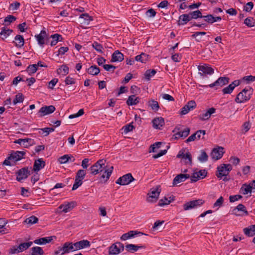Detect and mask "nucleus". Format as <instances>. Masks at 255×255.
I'll list each match as a JSON object with an SVG mask.
<instances>
[{
  "label": "nucleus",
  "instance_id": "de8ad7c7",
  "mask_svg": "<svg viewBox=\"0 0 255 255\" xmlns=\"http://www.w3.org/2000/svg\"><path fill=\"white\" fill-rule=\"evenodd\" d=\"M148 106L151 107L152 110L157 111L159 108L158 103L154 100H150L148 102Z\"/></svg>",
  "mask_w": 255,
  "mask_h": 255
},
{
  "label": "nucleus",
  "instance_id": "a878e982",
  "mask_svg": "<svg viewBox=\"0 0 255 255\" xmlns=\"http://www.w3.org/2000/svg\"><path fill=\"white\" fill-rule=\"evenodd\" d=\"M45 165V162L42 158H39L36 160L33 165V170L38 171L43 168Z\"/></svg>",
  "mask_w": 255,
  "mask_h": 255
},
{
  "label": "nucleus",
  "instance_id": "864d4df0",
  "mask_svg": "<svg viewBox=\"0 0 255 255\" xmlns=\"http://www.w3.org/2000/svg\"><path fill=\"white\" fill-rule=\"evenodd\" d=\"M38 221V219L34 216H31L29 217V218H27L25 221L24 222L28 224H34L36 223Z\"/></svg>",
  "mask_w": 255,
  "mask_h": 255
},
{
  "label": "nucleus",
  "instance_id": "c9c22d12",
  "mask_svg": "<svg viewBox=\"0 0 255 255\" xmlns=\"http://www.w3.org/2000/svg\"><path fill=\"white\" fill-rule=\"evenodd\" d=\"M148 59L149 55L143 53L135 57V61H139L141 63H145Z\"/></svg>",
  "mask_w": 255,
  "mask_h": 255
},
{
  "label": "nucleus",
  "instance_id": "aec40b11",
  "mask_svg": "<svg viewBox=\"0 0 255 255\" xmlns=\"http://www.w3.org/2000/svg\"><path fill=\"white\" fill-rule=\"evenodd\" d=\"M90 246V242L87 240H83L74 243L76 251L89 248Z\"/></svg>",
  "mask_w": 255,
  "mask_h": 255
},
{
  "label": "nucleus",
  "instance_id": "2eb2a0df",
  "mask_svg": "<svg viewBox=\"0 0 255 255\" xmlns=\"http://www.w3.org/2000/svg\"><path fill=\"white\" fill-rule=\"evenodd\" d=\"M55 110V108L54 106H45L40 109L38 115L39 117H43L53 113Z\"/></svg>",
  "mask_w": 255,
  "mask_h": 255
},
{
  "label": "nucleus",
  "instance_id": "09e8293b",
  "mask_svg": "<svg viewBox=\"0 0 255 255\" xmlns=\"http://www.w3.org/2000/svg\"><path fill=\"white\" fill-rule=\"evenodd\" d=\"M34 144V140L31 138L23 139L22 146L27 148Z\"/></svg>",
  "mask_w": 255,
  "mask_h": 255
},
{
  "label": "nucleus",
  "instance_id": "7ed1b4c3",
  "mask_svg": "<svg viewBox=\"0 0 255 255\" xmlns=\"http://www.w3.org/2000/svg\"><path fill=\"white\" fill-rule=\"evenodd\" d=\"M25 152L23 151H16L12 152L3 161V164L10 166L12 164L11 161L15 162L23 158Z\"/></svg>",
  "mask_w": 255,
  "mask_h": 255
},
{
  "label": "nucleus",
  "instance_id": "5fc2aeb1",
  "mask_svg": "<svg viewBox=\"0 0 255 255\" xmlns=\"http://www.w3.org/2000/svg\"><path fill=\"white\" fill-rule=\"evenodd\" d=\"M24 100V97L21 93H18L15 95V99L13 101V105H16L18 103H22Z\"/></svg>",
  "mask_w": 255,
  "mask_h": 255
},
{
  "label": "nucleus",
  "instance_id": "72a5a7b5",
  "mask_svg": "<svg viewBox=\"0 0 255 255\" xmlns=\"http://www.w3.org/2000/svg\"><path fill=\"white\" fill-rule=\"evenodd\" d=\"M69 158H72L71 160V162H74L75 161V158L72 156L68 154H65L58 158V161L61 164H64L67 163L68 161H69Z\"/></svg>",
  "mask_w": 255,
  "mask_h": 255
},
{
  "label": "nucleus",
  "instance_id": "f704fd0d",
  "mask_svg": "<svg viewBox=\"0 0 255 255\" xmlns=\"http://www.w3.org/2000/svg\"><path fill=\"white\" fill-rule=\"evenodd\" d=\"M252 188L253 186H251V184L248 185L247 184H244L242 185L240 189V192L244 195L251 193L252 192Z\"/></svg>",
  "mask_w": 255,
  "mask_h": 255
},
{
  "label": "nucleus",
  "instance_id": "0e129e2a",
  "mask_svg": "<svg viewBox=\"0 0 255 255\" xmlns=\"http://www.w3.org/2000/svg\"><path fill=\"white\" fill-rule=\"evenodd\" d=\"M171 201L170 200H168L166 197H164L163 199H160L158 202V205L159 206H163L164 205H168L171 203Z\"/></svg>",
  "mask_w": 255,
  "mask_h": 255
},
{
  "label": "nucleus",
  "instance_id": "ea45409f",
  "mask_svg": "<svg viewBox=\"0 0 255 255\" xmlns=\"http://www.w3.org/2000/svg\"><path fill=\"white\" fill-rule=\"evenodd\" d=\"M100 72V69L96 65L91 66L87 69V72L92 75H97Z\"/></svg>",
  "mask_w": 255,
  "mask_h": 255
},
{
  "label": "nucleus",
  "instance_id": "f8f14e48",
  "mask_svg": "<svg viewBox=\"0 0 255 255\" xmlns=\"http://www.w3.org/2000/svg\"><path fill=\"white\" fill-rule=\"evenodd\" d=\"M113 166H108L106 169L103 171L101 174H99L101 182L105 183L109 179L113 172Z\"/></svg>",
  "mask_w": 255,
  "mask_h": 255
},
{
  "label": "nucleus",
  "instance_id": "49530a36",
  "mask_svg": "<svg viewBox=\"0 0 255 255\" xmlns=\"http://www.w3.org/2000/svg\"><path fill=\"white\" fill-rule=\"evenodd\" d=\"M86 174V171L83 169L79 170L76 173L75 178L82 181Z\"/></svg>",
  "mask_w": 255,
  "mask_h": 255
},
{
  "label": "nucleus",
  "instance_id": "4468645a",
  "mask_svg": "<svg viewBox=\"0 0 255 255\" xmlns=\"http://www.w3.org/2000/svg\"><path fill=\"white\" fill-rule=\"evenodd\" d=\"M224 152V148L219 146L212 150L211 153V156L213 159L217 160L222 157Z\"/></svg>",
  "mask_w": 255,
  "mask_h": 255
},
{
  "label": "nucleus",
  "instance_id": "a19ab883",
  "mask_svg": "<svg viewBox=\"0 0 255 255\" xmlns=\"http://www.w3.org/2000/svg\"><path fill=\"white\" fill-rule=\"evenodd\" d=\"M31 255H43L44 251L43 249L39 247H34L31 249Z\"/></svg>",
  "mask_w": 255,
  "mask_h": 255
},
{
  "label": "nucleus",
  "instance_id": "e2e57ef3",
  "mask_svg": "<svg viewBox=\"0 0 255 255\" xmlns=\"http://www.w3.org/2000/svg\"><path fill=\"white\" fill-rule=\"evenodd\" d=\"M182 159H184L186 164L191 165L192 164V158L191 153L189 152H187L185 153V156Z\"/></svg>",
  "mask_w": 255,
  "mask_h": 255
},
{
  "label": "nucleus",
  "instance_id": "9b49d317",
  "mask_svg": "<svg viewBox=\"0 0 255 255\" xmlns=\"http://www.w3.org/2000/svg\"><path fill=\"white\" fill-rule=\"evenodd\" d=\"M77 206V203L75 201L64 202L59 206V209L62 210V212L66 213L71 211L74 207Z\"/></svg>",
  "mask_w": 255,
  "mask_h": 255
},
{
  "label": "nucleus",
  "instance_id": "c85d7f7f",
  "mask_svg": "<svg viewBox=\"0 0 255 255\" xmlns=\"http://www.w3.org/2000/svg\"><path fill=\"white\" fill-rule=\"evenodd\" d=\"M140 99L135 95H130L128 97L127 101V104L128 106H133L137 104L139 102Z\"/></svg>",
  "mask_w": 255,
  "mask_h": 255
},
{
  "label": "nucleus",
  "instance_id": "8fccbe9b",
  "mask_svg": "<svg viewBox=\"0 0 255 255\" xmlns=\"http://www.w3.org/2000/svg\"><path fill=\"white\" fill-rule=\"evenodd\" d=\"M208 155L204 150L201 151V154L198 156V159L201 162H204L208 160Z\"/></svg>",
  "mask_w": 255,
  "mask_h": 255
},
{
  "label": "nucleus",
  "instance_id": "680f3d73",
  "mask_svg": "<svg viewBox=\"0 0 255 255\" xmlns=\"http://www.w3.org/2000/svg\"><path fill=\"white\" fill-rule=\"evenodd\" d=\"M224 202V198L222 196H221L214 204L213 207L217 208L218 209L220 207L222 206Z\"/></svg>",
  "mask_w": 255,
  "mask_h": 255
},
{
  "label": "nucleus",
  "instance_id": "c756f323",
  "mask_svg": "<svg viewBox=\"0 0 255 255\" xmlns=\"http://www.w3.org/2000/svg\"><path fill=\"white\" fill-rule=\"evenodd\" d=\"M191 19L189 14H183L179 16L178 24L184 25Z\"/></svg>",
  "mask_w": 255,
  "mask_h": 255
},
{
  "label": "nucleus",
  "instance_id": "cd10ccee",
  "mask_svg": "<svg viewBox=\"0 0 255 255\" xmlns=\"http://www.w3.org/2000/svg\"><path fill=\"white\" fill-rule=\"evenodd\" d=\"M53 240V237H47L44 238H41L34 241V243L38 245H45L47 243L51 242Z\"/></svg>",
  "mask_w": 255,
  "mask_h": 255
},
{
  "label": "nucleus",
  "instance_id": "dca6fc26",
  "mask_svg": "<svg viewBox=\"0 0 255 255\" xmlns=\"http://www.w3.org/2000/svg\"><path fill=\"white\" fill-rule=\"evenodd\" d=\"M206 170H200L198 172H194L190 176L191 180L192 182H196L199 179L204 178L207 175Z\"/></svg>",
  "mask_w": 255,
  "mask_h": 255
},
{
  "label": "nucleus",
  "instance_id": "393cba45",
  "mask_svg": "<svg viewBox=\"0 0 255 255\" xmlns=\"http://www.w3.org/2000/svg\"><path fill=\"white\" fill-rule=\"evenodd\" d=\"M124 55L119 50L115 51L112 54L111 61L112 62H121L124 60Z\"/></svg>",
  "mask_w": 255,
  "mask_h": 255
},
{
  "label": "nucleus",
  "instance_id": "774afa93",
  "mask_svg": "<svg viewBox=\"0 0 255 255\" xmlns=\"http://www.w3.org/2000/svg\"><path fill=\"white\" fill-rule=\"evenodd\" d=\"M75 82V79L69 76H67L65 80V83L67 85L74 84Z\"/></svg>",
  "mask_w": 255,
  "mask_h": 255
},
{
  "label": "nucleus",
  "instance_id": "ddd939ff",
  "mask_svg": "<svg viewBox=\"0 0 255 255\" xmlns=\"http://www.w3.org/2000/svg\"><path fill=\"white\" fill-rule=\"evenodd\" d=\"M29 175H30V171L28 167L22 168L16 172V180L21 182L26 179Z\"/></svg>",
  "mask_w": 255,
  "mask_h": 255
},
{
  "label": "nucleus",
  "instance_id": "412c9836",
  "mask_svg": "<svg viewBox=\"0 0 255 255\" xmlns=\"http://www.w3.org/2000/svg\"><path fill=\"white\" fill-rule=\"evenodd\" d=\"M176 130H178V131L174 134L175 138H179L180 137L185 138L187 137L189 135L190 130L189 128H186L184 129L181 130H179V128H175V131Z\"/></svg>",
  "mask_w": 255,
  "mask_h": 255
},
{
  "label": "nucleus",
  "instance_id": "338daca9",
  "mask_svg": "<svg viewBox=\"0 0 255 255\" xmlns=\"http://www.w3.org/2000/svg\"><path fill=\"white\" fill-rule=\"evenodd\" d=\"M203 18H204L205 21L207 22L210 23H213L215 22L214 17L211 14L203 16Z\"/></svg>",
  "mask_w": 255,
  "mask_h": 255
},
{
  "label": "nucleus",
  "instance_id": "7c9ffc66",
  "mask_svg": "<svg viewBox=\"0 0 255 255\" xmlns=\"http://www.w3.org/2000/svg\"><path fill=\"white\" fill-rule=\"evenodd\" d=\"M145 248L144 246H138L133 244H128L126 246V249L131 253L136 252L139 249Z\"/></svg>",
  "mask_w": 255,
  "mask_h": 255
},
{
  "label": "nucleus",
  "instance_id": "a18cd8bd",
  "mask_svg": "<svg viewBox=\"0 0 255 255\" xmlns=\"http://www.w3.org/2000/svg\"><path fill=\"white\" fill-rule=\"evenodd\" d=\"M189 14L190 15L191 19L203 17L201 12L199 10L191 12Z\"/></svg>",
  "mask_w": 255,
  "mask_h": 255
},
{
  "label": "nucleus",
  "instance_id": "c03bdc74",
  "mask_svg": "<svg viewBox=\"0 0 255 255\" xmlns=\"http://www.w3.org/2000/svg\"><path fill=\"white\" fill-rule=\"evenodd\" d=\"M237 210L238 211H242V212H243L246 215H249V213L246 210L245 206L243 204H239L233 210V212H234L235 214H236V211Z\"/></svg>",
  "mask_w": 255,
  "mask_h": 255
},
{
  "label": "nucleus",
  "instance_id": "6ab92c4d",
  "mask_svg": "<svg viewBox=\"0 0 255 255\" xmlns=\"http://www.w3.org/2000/svg\"><path fill=\"white\" fill-rule=\"evenodd\" d=\"M229 82V78L226 77H221L218 78L215 82L209 85L210 88H213L215 86L222 87L228 84Z\"/></svg>",
  "mask_w": 255,
  "mask_h": 255
},
{
  "label": "nucleus",
  "instance_id": "bb28decb",
  "mask_svg": "<svg viewBox=\"0 0 255 255\" xmlns=\"http://www.w3.org/2000/svg\"><path fill=\"white\" fill-rule=\"evenodd\" d=\"M63 250L65 254H67L70 252L76 251L75 247L74 246V243L72 242H66L63 245Z\"/></svg>",
  "mask_w": 255,
  "mask_h": 255
},
{
  "label": "nucleus",
  "instance_id": "603ef678",
  "mask_svg": "<svg viewBox=\"0 0 255 255\" xmlns=\"http://www.w3.org/2000/svg\"><path fill=\"white\" fill-rule=\"evenodd\" d=\"M37 70V65L32 64L29 65L26 68V71L29 74H34Z\"/></svg>",
  "mask_w": 255,
  "mask_h": 255
},
{
  "label": "nucleus",
  "instance_id": "b1692460",
  "mask_svg": "<svg viewBox=\"0 0 255 255\" xmlns=\"http://www.w3.org/2000/svg\"><path fill=\"white\" fill-rule=\"evenodd\" d=\"M153 127L156 129H160L164 124V119L158 117L154 119L152 121Z\"/></svg>",
  "mask_w": 255,
  "mask_h": 255
},
{
  "label": "nucleus",
  "instance_id": "a211bd4d",
  "mask_svg": "<svg viewBox=\"0 0 255 255\" xmlns=\"http://www.w3.org/2000/svg\"><path fill=\"white\" fill-rule=\"evenodd\" d=\"M196 107V104L194 101H190L181 109L180 114L186 115L189 111L194 109Z\"/></svg>",
  "mask_w": 255,
  "mask_h": 255
},
{
  "label": "nucleus",
  "instance_id": "39448f33",
  "mask_svg": "<svg viewBox=\"0 0 255 255\" xmlns=\"http://www.w3.org/2000/svg\"><path fill=\"white\" fill-rule=\"evenodd\" d=\"M160 189L159 187L152 188L147 194V201L150 203L155 202L159 196Z\"/></svg>",
  "mask_w": 255,
  "mask_h": 255
},
{
  "label": "nucleus",
  "instance_id": "9d476101",
  "mask_svg": "<svg viewBox=\"0 0 255 255\" xmlns=\"http://www.w3.org/2000/svg\"><path fill=\"white\" fill-rule=\"evenodd\" d=\"M198 69L199 71V74L202 77L207 75H212L214 72V69L208 64L199 65Z\"/></svg>",
  "mask_w": 255,
  "mask_h": 255
},
{
  "label": "nucleus",
  "instance_id": "6e6d98bb",
  "mask_svg": "<svg viewBox=\"0 0 255 255\" xmlns=\"http://www.w3.org/2000/svg\"><path fill=\"white\" fill-rule=\"evenodd\" d=\"M244 23L249 27H252L255 25V20L252 17L246 18L245 19Z\"/></svg>",
  "mask_w": 255,
  "mask_h": 255
},
{
  "label": "nucleus",
  "instance_id": "4d7b16f0",
  "mask_svg": "<svg viewBox=\"0 0 255 255\" xmlns=\"http://www.w3.org/2000/svg\"><path fill=\"white\" fill-rule=\"evenodd\" d=\"M7 222L3 219L0 218V234H5V230L6 229L5 226Z\"/></svg>",
  "mask_w": 255,
  "mask_h": 255
},
{
  "label": "nucleus",
  "instance_id": "f3484780",
  "mask_svg": "<svg viewBox=\"0 0 255 255\" xmlns=\"http://www.w3.org/2000/svg\"><path fill=\"white\" fill-rule=\"evenodd\" d=\"M35 37L39 45L41 47H43L45 43V40L47 38L46 31L42 30L39 34L35 35ZM46 44H47V42H46Z\"/></svg>",
  "mask_w": 255,
  "mask_h": 255
},
{
  "label": "nucleus",
  "instance_id": "13d9d810",
  "mask_svg": "<svg viewBox=\"0 0 255 255\" xmlns=\"http://www.w3.org/2000/svg\"><path fill=\"white\" fill-rule=\"evenodd\" d=\"M92 46L98 52L100 53H102L103 52V47L102 45L98 43L97 42H94L92 44Z\"/></svg>",
  "mask_w": 255,
  "mask_h": 255
},
{
  "label": "nucleus",
  "instance_id": "2f4dec72",
  "mask_svg": "<svg viewBox=\"0 0 255 255\" xmlns=\"http://www.w3.org/2000/svg\"><path fill=\"white\" fill-rule=\"evenodd\" d=\"M244 234L248 237H253L255 235V224L244 229Z\"/></svg>",
  "mask_w": 255,
  "mask_h": 255
},
{
  "label": "nucleus",
  "instance_id": "3c124183",
  "mask_svg": "<svg viewBox=\"0 0 255 255\" xmlns=\"http://www.w3.org/2000/svg\"><path fill=\"white\" fill-rule=\"evenodd\" d=\"M57 71L59 73H62L63 76H65L69 73V67L66 65H62Z\"/></svg>",
  "mask_w": 255,
  "mask_h": 255
},
{
  "label": "nucleus",
  "instance_id": "69168bd1",
  "mask_svg": "<svg viewBox=\"0 0 255 255\" xmlns=\"http://www.w3.org/2000/svg\"><path fill=\"white\" fill-rule=\"evenodd\" d=\"M133 128L134 127L131 123L127 125L123 128L124 131L125 133H127L128 132L132 131Z\"/></svg>",
  "mask_w": 255,
  "mask_h": 255
},
{
  "label": "nucleus",
  "instance_id": "5701e85b",
  "mask_svg": "<svg viewBox=\"0 0 255 255\" xmlns=\"http://www.w3.org/2000/svg\"><path fill=\"white\" fill-rule=\"evenodd\" d=\"M190 177V175L187 174H180L177 175L173 179V185H177L178 183L185 181L187 179H188Z\"/></svg>",
  "mask_w": 255,
  "mask_h": 255
},
{
  "label": "nucleus",
  "instance_id": "423d86ee",
  "mask_svg": "<svg viewBox=\"0 0 255 255\" xmlns=\"http://www.w3.org/2000/svg\"><path fill=\"white\" fill-rule=\"evenodd\" d=\"M32 242H29L27 243H21L18 246H13L10 248L9 253L14 254L22 252L27 249L32 245Z\"/></svg>",
  "mask_w": 255,
  "mask_h": 255
},
{
  "label": "nucleus",
  "instance_id": "f03ea898",
  "mask_svg": "<svg viewBox=\"0 0 255 255\" xmlns=\"http://www.w3.org/2000/svg\"><path fill=\"white\" fill-rule=\"evenodd\" d=\"M108 166L106 160L100 159L91 166L90 168L91 174L94 175L101 174Z\"/></svg>",
  "mask_w": 255,
  "mask_h": 255
},
{
  "label": "nucleus",
  "instance_id": "4be33fe9",
  "mask_svg": "<svg viewBox=\"0 0 255 255\" xmlns=\"http://www.w3.org/2000/svg\"><path fill=\"white\" fill-rule=\"evenodd\" d=\"M216 112V109L211 108L209 109L206 112L200 114L199 118L201 121H204L208 120L211 116L212 114Z\"/></svg>",
  "mask_w": 255,
  "mask_h": 255
},
{
  "label": "nucleus",
  "instance_id": "6e6552de",
  "mask_svg": "<svg viewBox=\"0 0 255 255\" xmlns=\"http://www.w3.org/2000/svg\"><path fill=\"white\" fill-rule=\"evenodd\" d=\"M124 250V246L123 244L119 242L113 244L109 248V254L110 255H116L119 254Z\"/></svg>",
  "mask_w": 255,
  "mask_h": 255
},
{
  "label": "nucleus",
  "instance_id": "1a4fd4ad",
  "mask_svg": "<svg viewBox=\"0 0 255 255\" xmlns=\"http://www.w3.org/2000/svg\"><path fill=\"white\" fill-rule=\"evenodd\" d=\"M134 180L131 173H128L120 177L116 181V183L121 185H127Z\"/></svg>",
  "mask_w": 255,
  "mask_h": 255
},
{
  "label": "nucleus",
  "instance_id": "e433bc0d",
  "mask_svg": "<svg viewBox=\"0 0 255 255\" xmlns=\"http://www.w3.org/2000/svg\"><path fill=\"white\" fill-rule=\"evenodd\" d=\"M14 43L15 45L18 47H21L24 45V38L20 35H17L14 38Z\"/></svg>",
  "mask_w": 255,
  "mask_h": 255
},
{
  "label": "nucleus",
  "instance_id": "f257e3e1",
  "mask_svg": "<svg viewBox=\"0 0 255 255\" xmlns=\"http://www.w3.org/2000/svg\"><path fill=\"white\" fill-rule=\"evenodd\" d=\"M253 91L252 88L246 87L237 95L235 100V102L237 103L241 104L249 101L251 98Z\"/></svg>",
  "mask_w": 255,
  "mask_h": 255
},
{
  "label": "nucleus",
  "instance_id": "473e14b6",
  "mask_svg": "<svg viewBox=\"0 0 255 255\" xmlns=\"http://www.w3.org/2000/svg\"><path fill=\"white\" fill-rule=\"evenodd\" d=\"M50 37L52 39V40L50 42V45L51 46H55L58 41H61L63 39L62 36L58 33L51 35Z\"/></svg>",
  "mask_w": 255,
  "mask_h": 255
},
{
  "label": "nucleus",
  "instance_id": "37998d69",
  "mask_svg": "<svg viewBox=\"0 0 255 255\" xmlns=\"http://www.w3.org/2000/svg\"><path fill=\"white\" fill-rule=\"evenodd\" d=\"M156 73V71L154 69H149L145 71L144 73V78L146 80H149L151 77H153Z\"/></svg>",
  "mask_w": 255,
  "mask_h": 255
},
{
  "label": "nucleus",
  "instance_id": "0eeeda50",
  "mask_svg": "<svg viewBox=\"0 0 255 255\" xmlns=\"http://www.w3.org/2000/svg\"><path fill=\"white\" fill-rule=\"evenodd\" d=\"M204 203L202 199H197L186 202L183 205L184 210H189L201 206Z\"/></svg>",
  "mask_w": 255,
  "mask_h": 255
},
{
  "label": "nucleus",
  "instance_id": "58836bf2",
  "mask_svg": "<svg viewBox=\"0 0 255 255\" xmlns=\"http://www.w3.org/2000/svg\"><path fill=\"white\" fill-rule=\"evenodd\" d=\"M12 32V30L5 27H3L2 28L1 32H0L1 38L2 39H5Z\"/></svg>",
  "mask_w": 255,
  "mask_h": 255
},
{
  "label": "nucleus",
  "instance_id": "052dcab7",
  "mask_svg": "<svg viewBox=\"0 0 255 255\" xmlns=\"http://www.w3.org/2000/svg\"><path fill=\"white\" fill-rule=\"evenodd\" d=\"M242 80L245 81L247 84H249L255 81V76L252 75L244 76Z\"/></svg>",
  "mask_w": 255,
  "mask_h": 255
},
{
  "label": "nucleus",
  "instance_id": "bf43d9fd",
  "mask_svg": "<svg viewBox=\"0 0 255 255\" xmlns=\"http://www.w3.org/2000/svg\"><path fill=\"white\" fill-rule=\"evenodd\" d=\"M15 20H16L15 17H14V16H13L12 15H8V16L5 17L4 18V21L5 23V25H8L11 22L15 21Z\"/></svg>",
  "mask_w": 255,
  "mask_h": 255
},
{
  "label": "nucleus",
  "instance_id": "20e7f679",
  "mask_svg": "<svg viewBox=\"0 0 255 255\" xmlns=\"http://www.w3.org/2000/svg\"><path fill=\"white\" fill-rule=\"evenodd\" d=\"M232 170V166L230 164H222L217 167L218 173L216 174L218 178H222L226 176Z\"/></svg>",
  "mask_w": 255,
  "mask_h": 255
},
{
  "label": "nucleus",
  "instance_id": "4c0bfd02",
  "mask_svg": "<svg viewBox=\"0 0 255 255\" xmlns=\"http://www.w3.org/2000/svg\"><path fill=\"white\" fill-rule=\"evenodd\" d=\"M80 18L83 19L82 23L88 25L91 21L93 20V17L90 16L88 13H83L80 15Z\"/></svg>",
  "mask_w": 255,
  "mask_h": 255
},
{
  "label": "nucleus",
  "instance_id": "79ce46f5",
  "mask_svg": "<svg viewBox=\"0 0 255 255\" xmlns=\"http://www.w3.org/2000/svg\"><path fill=\"white\" fill-rule=\"evenodd\" d=\"M136 234V232L133 231H129L127 233L124 234L121 237V240L123 241H126L132 237H133L134 235Z\"/></svg>",
  "mask_w": 255,
  "mask_h": 255
}]
</instances>
